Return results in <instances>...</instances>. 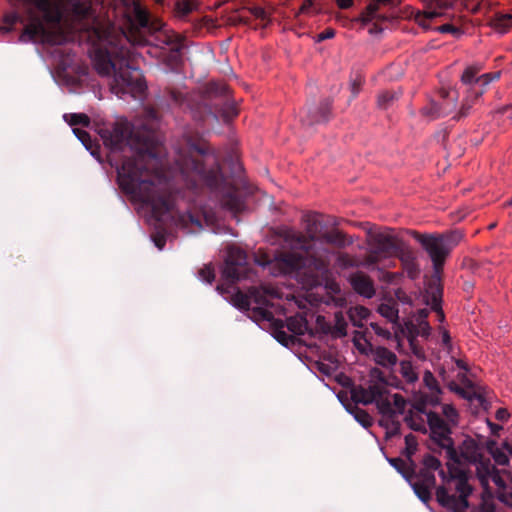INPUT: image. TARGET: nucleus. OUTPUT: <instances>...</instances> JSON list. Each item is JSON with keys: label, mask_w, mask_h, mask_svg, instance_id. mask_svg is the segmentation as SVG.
Returning a JSON list of instances; mask_svg holds the SVG:
<instances>
[{"label": "nucleus", "mask_w": 512, "mask_h": 512, "mask_svg": "<svg viewBox=\"0 0 512 512\" xmlns=\"http://www.w3.org/2000/svg\"><path fill=\"white\" fill-rule=\"evenodd\" d=\"M175 164L189 189L205 186L212 191L219 190L223 207L234 213L243 209L239 189L224 177L218 157L208 145L189 143L179 151Z\"/></svg>", "instance_id": "4"}, {"label": "nucleus", "mask_w": 512, "mask_h": 512, "mask_svg": "<svg viewBox=\"0 0 512 512\" xmlns=\"http://www.w3.org/2000/svg\"><path fill=\"white\" fill-rule=\"evenodd\" d=\"M286 326L295 335H304L308 330V321L304 315L298 313L287 318Z\"/></svg>", "instance_id": "23"}, {"label": "nucleus", "mask_w": 512, "mask_h": 512, "mask_svg": "<svg viewBox=\"0 0 512 512\" xmlns=\"http://www.w3.org/2000/svg\"><path fill=\"white\" fill-rule=\"evenodd\" d=\"M132 12L135 24L138 28L148 29L150 25L149 16L147 12L141 7V5L132 0Z\"/></svg>", "instance_id": "27"}, {"label": "nucleus", "mask_w": 512, "mask_h": 512, "mask_svg": "<svg viewBox=\"0 0 512 512\" xmlns=\"http://www.w3.org/2000/svg\"><path fill=\"white\" fill-rule=\"evenodd\" d=\"M18 22L23 23L24 20L17 12H12L4 16V23L7 25L6 31H10L12 27Z\"/></svg>", "instance_id": "52"}, {"label": "nucleus", "mask_w": 512, "mask_h": 512, "mask_svg": "<svg viewBox=\"0 0 512 512\" xmlns=\"http://www.w3.org/2000/svg\"><path fill=\"white\" fill-rule=\"evenodd\" d=\"M199 277L211 284L214 279H215V271H214V268L211 264H206L204 265L200 270H199Z\"/></svg>", "instance_id": "48"}, {"label": "nucleus", "mask_w": 512, "mask_h": 512, "mask_svg": "<svg viewBox=\"0 0 512 512\" xmlns=\"http://www.w3.org/2000/svg\"><path fill=\"white\" fill-rule=\"evenodd\" d=\"M441 15H442V13L437 10H426V11L417 13L416 21L420 26L427 28L428 27V24L426 23L427 20H432L434 18L440 17Z\"/></svg>", "instance_id": "44"}, {"label": "nucleus", "mask_w": 512, "mask_h": 512, "mask_svg": "<svg viewBox=\"0 0 512 512\" xmlns=\"http://www.w3.org/2000/svg\"><path fill=\"white\" fill-rule=\"evenodd\" d=\"M439 447L444 449V450H446V456H447V458L450 461L453 462L452 465L455 466V464H459L460 463V455H459V453L457 452V450L454 447L453 440L445 442V443L439 445Z\"/></svg>", "instance_id": "43"}, {"label": "nucleus", "mask_w": 512, "mask_h": 512, "mask_svg": "<svg viewBox=\"0 0 512 512\" xmlns=\"http://www.w3.org/2000/svg\"><path fill=\"white\" fill-rule=\"evenodd\" d=\"M436 30L440 33H450L453 34L454 36H459L462 34L460 28L449 23L437 27Z\"/></svg>", "instance_id": "53"}, {"label": "nucleus", "mask_w": 512, "mask_h": 512, "mask_svg": "<svg viewBox=\"0 0 512 512\" xmlns=\"http://www.w3.org/2000/svg\"><path fill=\"white\" fill-rule=\"evenodd\" d=\"M332 118V101L323 99L318 103L309 104L302 116V124L307 127L326 124Z\"/></svg>", "instance_id": "11"}, {"label": "nucleus", "mask_w": 512, "mask_h": 512, "mask_svg": "<svg viewBox=\"0 0 512 512\" xmlns=\"http://www.w3.org/2000/svg\"><path fill=\"white\" fill-rule=\"evenodd\" d=\"M388 462L405 478L406 481L409 480L414 473L413 466L407 459L404 460L400 457L388 458Z\"/></svg>", "instance_id": "28"}, {"label": "nucleus", "mask_w": 512, "mask_h": 512, "mask_svg": "<svg viewBox=\"0 0 512 512\" xmlns=\"http://www.w3.org/2000/svg\"><path fill=\"white\" fill-rule=\"evenodd\" d=\"M476 462V475L482 486L486 487L489 484L490 477L493 472L497 469L488 458H484L479 455L478 459H474Z\"/></svg>", "instance_id": "19"}, {"label": "nucleus", "mask_w": 512, "mask_h": 512, "mask_svg": "<svg viewBox=\"0 0 512 512\" xmlns=\"http://www.w3.org/2000/svg\"><path fill=\"white\" fill-rule=\"evenodd\" d=\"M251 13L256 17V18H259V19H265L266 18V12L263 8L261 7H254L252 9H250Z\"/></svg>", "instance_id": "64"}, {"label": "nucleus", "mask_w": 512, "mask_h": 512, "mask_svg": "<svg viewBox=\"0 0 512 512\" xmlns=\"http://www.w3.org/2000/svg\"><path fill=\"white\" fill-rule=\"evenodd\" d=\"M380 393V384L372 383L368 387L362 385L354 386L351 389V398L355 403L369 405L373 403L376 396Z\"/></svg>", "instance_id": "16"}, {"label": "nucleus", "mask_w": 512, "mask_h": 512, "mask_svg": "<svg viewBox=\"0 0 512 512\" xmlns=\"http://www.w3.org/2000/svg\"><path fill=\"white\" fill-rule=\"evenodd\" d=\"M442 413L451 424H456L458 419L457 410L450 404L442 406Z\"/></svg>", "instance_id": "51"}, {"label": "nucleus", "mask_w": 512, "mask_h": 512, "mask_svg": "<svg viewBox=\"0 0 512 512\" xmlns=\"http://www.w3.org/2000/svg\"><path fill=\"white\" fill-rule=\"evenodd\" d=\"M349 283L357 294L365 298L370 299L376 293L373 280L362 271L352 273L349 277Z\"/></svg>", "instance_id": "14"}, {"label": "nucleus", "mask_w": 512, "mask_h": 512, "mask_svg": "<svg viewBox=\"0 0 512 512\" xmlns=\"http://www.w3.org/2000/svg\"><path fill=\"white\" fill-rule=\"evenodd\" d=\"M283 327H284V325L281 321H276L273 336L283 346L288 347L289 345L295 343V337L293 335L287 334L283 330Z\"/></svg>", "instance_id": "31"}, {"label": "nucleus", "mask_w": 512, "mask_h": 512, "mask_svg": "<svg viewBox=\"0 0 512 512\" xmlns=\"http://www.w3.org/2000/svg\"><path fill=\"white\" fill-rule=\"evenodd\" d=\"M419 328H420V334L421 336H424V337H428L429 334H430V326H429V323L425 320L421 321L419 323Z\"/></svg>", "instance_id": "63"}, {"label": "nucleus", "mask_w": 512, "mask_h": 512, "mask_svg": "<svg viewBox=\"0 0 512 512\" xmlns=\"http://www.w3.org/2000/svg\"><path fill=\"white\" fill-rule=\"evenodd\" d=\"M98 134L110 149L109 162L117 170L121 189L141 203L151 207L156 221L174 209V196L160 191L148 167V158L158 156L154 141L132 131L128 123L102 127Z\"/></svg>", "instance_id": "2"}, {"label": "nucleus", "mask_w": 512, "mask_h": 512, "mask_svg": "<svg viewBox=\"0 0 512 512\" xmlns=\"http://www.w3.org/2000/svg\"><path fill=\"white\" fill-rule=\"evenodd\" d=\"M378 312L390 322L398 320V309L394 305L382 303L378 307Z\"/></svg>", "instance_id": "40"}, {"label": "nucleus", "mask_w": 512, "mask_h": 512, "mask_svg": "<svg viewBox=\"0 0 512 512\" xmlns=\"http://www.w3.org/2000/svg\"><path fill=\"white\" fill-rule=\"evenodd\" d=\"M305 234L293 229L286 230L284 241L292 250L314 251L326 246H318L320 236L325 225L321 220V215L316 212L306 213L302 216Z\"/></svg>", "instance_id": "8"}, {"label": "nucleus", "mask_w": 512, "mask_h": 512, "mask_svg": "<svg viewBox=\"0 0 512 512\" xmlns=\"http://www.w3.org/2000/svg\"><path fill=\"white\" fill-rule=\"evenodd\" d=\"M196 6L197 3L193 0H181L176 4V11L180 16L185 17L189 15Z\"/></svg>", "instance_id": "45"}, {"label": "nucleus", "mask_w": 512, "mask_h": 512, "mask_svg": "<svg viewBox=\"0 0 512 512\" xmlns=\"http://www.w3.org/2000/svg\"><path fill=\"white\" fill-rule=\"evenodd\" d=\"M491 455L498 465L505 466L509 463L508 456L499 448L495 450Z\"/></svg>", "instance_id": "55"}, {"label": "nucleus", "mask_w": 512, "mask_h": 512, "mask_svg": "<svg viewBox=\"0 0 512 512\" xmlns=\"http://www.w3.org/2000/svg\"><path fill=\"white\" fill-rule=\"evenodd\" d=\"M410 234L428 254L435 273L442 272L447 257L463 238L458 230L430 234L410 231Z\"/></svg>", "instance_id": "7"}, {"label": "nucleus", "mask_w": 512, "mask_h": 512, "mask_svg": "<svg viewBox=\"0 0 512 512\" xmlns=\"http://www.w3.org/2000/svg\"><path fill=\"white\" fill-rule=\"evenodd\" d=\"M153 241H154V244L155 246L162 250L166 244V238L164 235L162 234H156L153 236Z\"/></svg>", "instance_id": "61"}, {"label": "nucleus", "mask_w": 512, "mask_h": 512, "mask_svg": "<svg viewBox=\"0 0 512 512\" xmlns=\"http://www.w3.org/2000/svg\"><path fill=\"white\" fill-rule=\"evenodd\" d=\"M229 87L223 82H211L207 86L209 96H222L227 100Z\"/></svg>", "instance_id": "36"}, {"label": "nucleus", "mask_w": 512, "mask_h": 512, "mask_svg": "<svg viewBox=\"0 0 512 512\" xmlns=\"http://www.w3.org/2000/svg\"><path fill=\"white\" fill-rule=\"evenodd\" d=\"M395 257L399 259L403 270L410 279L415 280L419 276L420 267L417 262V257L412 248L406 242Z\"/></svg>", "instance_id": "13"}, {"label": "nucleus", "mask_w": 512, "mask_h": 512, "mask_svg": "<svg viewBox=\"0 0 512 512\" xmlns=\"http://www.w3.org/2000/svg\"><path fill=\"white\" fill-rule=\"evenodd\" d=\"M73 133L93 156L98 153V147L94 145V142L87 131L82 128H73Z\"/></svg>", "instance_id": "29"}, {"label": "nucleus", "mask_w": 512, "mask_h": 512, "mask_svg": "<svg viewBox=\"0 0 512 512\" xmlns=\"http://www.w3.org/2000/svg\"><path fill=\"white\" fill-rule=\"evenodd\" d=\"M490 480L500 489L506 488V482L500 475V472L498 469H496L493 474L490 477Z\"/></svg>", "instance_id": "56"}, {"label": "nucleus", "mask_w": 512, "mask_h": 512, "mask_svg": "<svg viewBox=\"0 0 512 512\" xmlns=\"http://www.w3.org/2000/svg\"><path fill=\"white\" fill-rule=\"evenodd\" d=\"M418 447V442L416 436L413 434H408L405 436V449L402 454L406 457V459L414 466L415 461L412 459V456L415 454Z\"/></svg>", "instance_id": "32"}, {"label": "nucleus", "mask_w": 512, "mask_h": 512, "mask_svg": "<svg viewBox=\"0 0 512 512\" xmlns=\"http://www.w3.org/2000/svg\"><path fill=\"white\" fill-rule=\"evenodd\" d=\"M455 391H456L458 394H460L463 398L468 399L469 401H474V400H476V401H478L481 405H482V404L484 403V401H485L484 397H483L480 393H478V392H476V391H472V392H470V391H466V390H464V389H462V388H459V387H457V388L455 389Z\"/></svg>", "instance_id": "49"}, {"label": "nucleus", "mask_w": 512, "mask_h": 512, "mask_svg": "<svg viewBox=\"0 0 512 512\" xmlns=\"http://www.w3.org/2000/svg\"><path fill=\"white\" fill-rule=\"evenodd\" d=\"M178 220H179V223L184 227H187L189 224L195 225L200 228L202 227L200 219L191 213L179 215Z\"/></svg>", "instance_id": "50"}, {"label": "nucleus", "mask_w": 512, "mask_h": 512, "mask_svg": "<svg viewBox=\"0 0 512 512\" xmlns=\"http://www.w3.org/2000/svg\"><path fill=\"white\" fill-rule=\"evenodd\" d=\"M361 85H362V80L361 79H355L352 83H351V92H352V97L355 98L359 91H360V88H361Z\"/></svg>", "instance_id": "62"}, {"label": "nucleus", "mask_w": 512, "mask_h": 512, "mask_svg": "<svg viewBox=\"0 0 512 512\" xmlns=\"http://www.w3.org/2000/svg\"><path fill=\"white\" fill-rule=\"evenodd\" d=\"M393 405L398 410V413L402 414L404 412L406 401L400 394L393 395Z\"/></svg>", "instance_id": "57"}, {"label": "nucleus", "mask_w": 512, "mask_h": 512, "mask_svg": "<svg viewBox=\"0 0 512 512\" xmlns=\"http://www.w3.org/2000/svg\"><path fill=\"white\" fill-rule=\"evenodd\" d=\"M401 94V91L384 90L377 96V106L383 110L388 109L399 99Z\"/></svg>", "instance_id": "26"}, {"label": "nucleus", "mask_w": 512, "mask_h": 512, "mask_svg": "<svg viewBox=\"0 0 512 512\" xmlns=\"http://www.w3.org/2000/svg\"><path fill=\"white\" fill-rule=\"evenodd\" d=\"M350 412L354 415L355 420L358 423H360L364 428H368L372 425V423H373L372 417L369 415V413L366 410L355 407Z\"/></svg>", "instance_id": "39"}, {"label": "nucleus", "mask_w": 512, "mask_h": 512, "mask_svg": "<svg viewBox=\"0 0 512 512\" xmlns=\"http://www.w3.org/2000/svg\"><path fill=\"white\" fill-rule=\"evenodd\" d=\"M335 36V30L332 28H327L323 32L317 35V42H322L327 39H331Z\"/></svg>", "instance_id": "59"}, {"label": "nucleus", "mask_w": 512, "mask_h": 512, "mask_svg": "<svg viewBox=\"0 0 512 512\" xmlns=\"http://www.w3.org/2000/svg\"><path fill=\"white\" fill-rule=\"evenodd\" d=\"M347 323L341 314L335 315V325L331 327L330 324L325 323L322 327L325 333H331L335 337L341 338L347 335Z\"/></svg>", "instance_id": "25"}, {"label": "nucleus", "mask_w": 512, "mask_h": 512, "mask_svg": "<svg viewBox=\"0 0 512 512\" xmlns=\"http://www.w3.org/2000/svg\"><path fill=\"white\" fill-rule=\"evenodd\" d=\"M443 287L439 278H433L429 281L426 289V303L431 306V309H440L442 304Z\"/></svg>", "instance_id": "18"}, {"label": "nucleus", "mask_w": 512, "mask_h": 512, "mask_svg": "<svg viewBox=\"0 0 512 512\" xmlns=\"http://www.w3.org/2000/svg\"><path fill=\"white\" fill-rule=\"evenodd\" d=\"M500 75L501 73L499 71L494 73L483 74L475 80V84H479L478 89H483L485 91V87L489 85L492 81L499 79Z\"/></svg>", "instance_id": "46"}, {"label": "nucleus", "mask_w": 512, "mask_h": 512, "mask_svg": "<svg viewBox=\"0 0 512 512\" xmlns=\"http://www.w3.org/2000/svg\"><path fill=\"white\" fill-rule=\"evenodd\" d=\"M249 311V317L255 322L274 320L272 312L263 307H254Z\"/></svg>", "instance_id": "37"}, {"label": "nucleus", "mask_w": 512, "mask_h": 512, "mask_svg": "<svg viewBox=\"0 0 512 512\" xmlns=\"http://www.w3.org/2000/svg\"><path fill=\"white\" fill-rule=\"evenodd\" d=\"M65 121L70 125L76 128L75 126L81 125L83 127L90 126V118L84 113H70L64 115Z\"/></svg>", "instance_id": "35"}, {"label": "nucleus", "mask_w": 512, "mask_h": 512, "mask_svg": "<svg viewBox=\"0 0 512 512\" xmlns=\"http://www.w3.org/2000/svg\"><path fill=\"white\" fill-rule=\"evenodd\" d=\"M372 354L375 362L384 368H391L397 364L396 354L386 347L378 346L372 351Z\"/></svg>", "instance_id": "21"}, {"label": "nucleus", "mask_w": 512, "mask_h": 512, "mask_svg": "<svg viewBox=\"0 0 512 512\" xmlns=\"http://www.w3.org/2000/svg\"><path fill=\"white\" fill-rule=\"evenodd\" d=\"M447 471L441 468V462L431 454H426L421 460V467L413 466V475L407 480L416 496L425 504L432 498V489L436 487L435 472L442 480L436 488L435 496L439 505L451 512H464L469 508L468 498L473 492L469 484L468 473L447 463Z\"/></svg>", "instance_id": "3"}, {"label": "nucleus", "mask_w": 512, "mask_h": 512, "mask_svg": "<svg viewBox=\"0 0 512 512\" xmlns=\"http://www.w3.org/2000/svg\"><path fill=\"white\" fill-rule=\"evenodd\" d=\"M221 112V116L225 122H229L233 118H235L238 115L237 108L227 101L223 105V108L219 111Z\"/></svg>", "instance_id": "47"}, {"label": "nucleus", "mask_w": 512, "mask_h": 512, "mask_svg": "<svg viewBox=\"0 0 512 512\" xmlns=\"http://www.w3.org/2000/svg\"><path fill=\"white\" fill-rule=\"evenodd\" d=\"M250 270L247 263L246 252L239 247L230 246L227 250L222 277L230 284H234L240 279L247 278ZM216 290L221 295L231 294V303L236 308L244 311L250 310L248 293H243L232 285L225 286L224 284L217 285Z\"/></svg>", "instance_id": "5"}, {"label": "nucleus", "mask_w": 512, "mask_h": 512, "mask_svg": "<svg viewBox=\"0 0 512 512\" xmlns=\"http://www.w3.org/2000/svg\"><path fill=\"white\" fill-rule=\"evenodd\" d=\"M457 106L456 93L447 90L439 92V100L431 99L422 107L420 113L429 120H437L451 114Z\"/></svg>", "instance_id": "10"}, {"label": "nucleus", "mask_w": 512, "mask_h": 512, "mask_svg": "<svg viewBox=\"0 0 512 512\" xmlns=\"http://www.w3.org/2000/svg\"><path fill=\"white\" fill-rule=\"evenodd\" d=\"M267 290H261L258 287H250L248 290L249 300H253L256 304L266 305L268 300L266 298Z\"/></svg>", "instance_id": "42"}, {"label": "nucleus", "mask_w": 512, "mask_h": 512, "mask_svg": "<svg viewBox=\"0 0 512 512\" xmlns=\"http://www.w3.org/2000/svg\"><path fill=\"white\" fill-rule=\"evenodd\" d=\"M353 243L352 239H349L345 233L338 229H332L324 232L320 236L318 246H325L324 244H330L336 248H344Z\"/></svg>", "instance_id": "17"}, {"label": "nucleus", "mask_w": 512, "mask_h": 512, "mask_svg": "<svg viewBox=\"0 0 512 512\" xmlns=\"http://www.w3.org/2000/svg\"><path fill=\"white\" fill-rule=\"evenodd\" d=\"M331 250L321 248L314 251L293 250V252H281L275 257L274 267L279 274L308 272L312 275H322L328 271Z\"/></svg>", "instance_id": "6"}, {"label": "nucleus", "mask_w": 512, "mask_h": 512, "mask_svg": "<svg viewBox=\"0 0 512 512\" xmlns=\"http://www.w3.org/2000/svg\"><path fill=\"white\" fill-rule=\"evenodd\" d=\"M183 41V37L179 34H166L163 36V39H161V42L167 46H170L171 51L174 53H179L183 49Z\"/></svg>", "instance_id": "33"}, {"label": "nucleus", "mask_w": 512, "mask_h": 512, "mask_svg": "<svg viewBox=\"0 0 512 512\" xmlns=\"http://www.w3.org/2000/svg\"><path fill=\"white\" fill-rule=\"evenodd\" d=\"M66 12L71 28L83 33L87 40L98 46L94 66L102 76L114 75V82L123 89L143 92L146 84L141 70L134 65V53L124 42L145 45L142 36L131 39L118 32L114 24L101 14L102 0H66Z\"/></svg>", "instance_id": "1"}, {"label": "nucleus", "mask_w": 512, "mask_h": 512, "mask_svg": "<svg viewBox=\"0 0 512 512\" xmlns=\"http://www.w3.org/2000/svg\"><path fill=\"white\" fill-rule=\"evenodd\" d=\"M394 0H372L366 7V19L371 20L376 17L380 5H392Z\"/></svg>", "instance_id": "41"}, {"label": "nucleus", "mask_w": 512, "mask_h": 512, "mask_svg": "<svg viewBox=\"0 0 512 512\" xmlns=\"http://www.w3.org/2000/svg\"><path fill=\"white\" fill-rule=\"evenodd\" d=\"M404 420L412 430L420 432L426 431L424 424L422 422L415 421L412 415L406 416Z\"/></svg>", "instance_id": "54"}, {"label": "nucleus", "mask_w": 512, "mask_h": 512, "mask_svg": "<svg viewBox=\"0 0 512 512\" xmlns=\"http://www.w3.org/2000/svg\"><path fill=\"white\" fill-rule=\"evenodd\" d=\"M423 382L425 386L430 390L431 395H425L422 397L421 402L419 403L417 409L422 410L421 405L425 406L426 404H430L432 406L437 405L440 402V394L442 390L439 386V383L433 373L429 370H426L423 375Z\"/></svg>", "instance_id": "15"}, {"label": "nucleus", "mask_w": 512, "mask_h": 512, "mask_svg": "<svg viewBox=\"0 0 512 512\" xmlns=\"http://www.w3.org/2000/svg\"><path fill=\"white\" fill-rule=\"evenodd\" d=\"M400 374L407 383H415L418 380V374L415 372L411 361L403 360L400 362Z\"/></svg>", "instance_id": "34"}, {"label": "nucleus", "mask_w": 512, "mask_h": 512, "mask_svg": "<svg viewBox=\"0 0 512 512\" xmlns=\"http://www.w3.org/2000/svg\"><path fill=\"white\" fill-rule=\"evenodd\" d=\"M490 25L499 33L505 34L512 28V14L496 13L490 20Z\"/></svg>", "instance_id": "24"}, {"label": "nucleus", "mask_w": 512, "mask_h": 512, "mask_svg": "<svg viewBox=\"0 0 512 512\" xmlns=\"http://www.w3.org/2000/svg\"><path fill=\"white\" fill-rule=\"evenodd\" d=\"M379 424L386 429V438L396 437L401 434V424L396 417L380 420Z\"/></svg>", "instance_id": "30"}, {"label": "nucleus", "mask_w": 512, "mask_h": 512, "mask_svg": "<svg viewBox=\"0 0 512 512\" xmlns=\"http://www.w3.org/2000/svg\"><path fill=\"white\" fill-rule=\"evenodd\" d=\"M479 70L480 68L478 67L469 66L463 72L461 80L464 84L471 85V88L469 90H472L473 88L478 89L479 84H475V80L478 78L476 76Z\"/></svg>", "instance_id": "38"}, {"label": "nucleus", "mask_w": 512, "mask_h": 512, "mask_svg": "<svg viewBox=\"0 0 512 512\" xmlns=\"http://www.w3.org/2000/svg\"><path fill=\"white\" fill-rule=\"evenodd\" d=\"M498 499L512 509V492H502Z\"/></svg>", "instance_id": "60"}, {"label": "nucleus", "mask_w": 512, "mask_h": 512, "mask_svg": "<svg viewBox=\"0 0 512 512\" xmlns=\"http://www.w3.org/2000/svg\"><path fill=\"white\" fill-rule=\"evenodd\" d=\"M427 422L431 431V439L439 446L452 440L451 429L436 412L427 413Z\"/></svg>", "instance_id": "12"}, {"label": "nucleus", "mask_w": 512, "mask_h": 512, "mask_svg": "<svg viewBox=\"0 0 512 512\" xmlns=\"http://www.w3.org/2000/svg\"><path fill=\"white\" fill-rule=\"evenodd\" d=\"M404 243L402 239L390 233L379 232L373 234L368 242L369 249L365 258L366 263L376 265L384 259L395 257Z\"/></svg>", "instance_id": "9"}, {"label": "nucleus", "mask_w": 512, "mask_h": 512, "mask_svg": "<svg viewBox=\"0 0 512 512\" xmlns=\"http://www.w3.org/2000/svg\"><path fill=\"white\" fill-rule=\"evenodd\" d=\"M370 376H371V378L378 380L379 381L378 384L385 386L386 379H385L384 373L380 369H378V368L371 369Z\"/></svg>", "instance_id": "58"}, {"label": "nucleus", "mask_w": 512, "mask_h": 512, "mask_svg": "<svg viewBox=\"0 0 512 512\" xmlns=\"http://www.w3.org/2000/svg\"><path fill=\"white\" fill-rule=\"evenodd\" d=\"M387 393V388L380 384V393L375 397L376 399L373 400V403L376 404V407L382 416L386 417V419H391L396 417L397 412L393 409L392 403L387 397Z\"/></svg>", "instance_id": "20"}, {"label": "nucleus", "mask_w": 512, "mask_h": 512, "mask_svg": "<svg viewBox=\"0 0 512 512\" xmlns=\"http://www.w3.org/2000/svg\"><path fill=\"white\" fill-rule=\"evenodd\" d=\"M483 89H475L468 91V95L463 101L459 112L453 117L455 120H460L469 115L470 109L472 108L474 102L483 95Z\"/></svg>", "instance_id": "22"}]
</instances>
